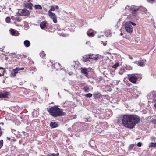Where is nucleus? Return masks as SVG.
Masks as SVG:
<instances>
[{
	"label": "nucleus",
	"instance_id": "nucleus-1",
	"mask_svg": "<svg viewBox=\"0 0 156 156\" xmlns=\"http://www.w3.org/2000/svg\"><path fill=\"white\" fill-rule=\"evenodd\" d=\"M140 121L139 117L136 115L126 114L122 116V124L124 126L128 128H134Z\"/></svg>",
	"mask_w": 156,
	"mask_h": 156
},
{
	"label": "nucleus",
	"instance_id": "nucleus-2",
	"mask_svg": "<svg viewBox=\"0 0 156 156\" xmlns=\"http://www.w3.org/2000/svg\"><path fill=\"white\" fill-rule=\"evenodd\" d=\"M48 111L54 117L63 116L66 114L65 112H63L62 109L58 108L56 106L51 107L48 109Z\"/></svg>",
	"mask_w": 156,
	"mask_h": 156
},
{
	"label": "nucleus",
	"instance_id": "nucleus-3",
	"mask_svg": "<svg viewBox=\"0 0 156 156\" xmlns=\"http://www.w3.org/2000/svg\"><path fill=\"white\" fill-rule=\"evenodd\" d=\"M128 9L131 12L132 14L135 16L137 15V12L139 10L140 8L137 6L133 5L128 6Z\"/></svg>",
	"mask_w": 156,
	"mask_h": 156
},
{
	"label": "nucleus",
	"instance_id": "nucleus-4",
	"mask_svg": "<svg viewBox=\"0 0 156 156\" xmlns=\"http://www.w3.org/2000/svg\"><path fill=\"white\" fill-rule=\"evenodd\" d=\"M125 29L129 33H131L133 31V28L131 25L130 22H126L125 25Z\"/></svg>",
	"mask_w": 156,
	"mask_h": 156
},
{
	"label": "nucleus",
	"instance_id": "nucleus-5",
	"mask_svg": "<svg viewBox=\"0 0 156 156\" xmlns=\"http://www.w3.org/2000/svg\"><path fill=\"white\" fill-rule=\"evenodd\" d=\"M48 15L52 19L54 23H56L57 22V17L55 14L50 12H48Z\"/></svg>",
	"mask_w": 156,
	"mask_h": 156
},
{
	"label": "nucleus",
	"instance_id": "nucleus-6",
	"mask_svg": "<svg viewBox=\"0 0 156 156\" xmlns=\"http://www.w3.org/2000/svg\"><path fill=\"white\" fill-rule=\"evenodd\" d=\"M129 81L133 83H135L137 80V77L134 74H132L128 77Z\"/></svg>",
	"mask_w": 156,
	"mask_h": 156
},
{
	"label": "nucleus",
	"instance_id": "nucleus-7",
	"mask_svg": "<svg viewBox=\"0 0 156 156\" xmlns=\"http://www.w3.org/2000/svg\"><path fill=\"white\" fill-rule=\"evenodd\" d=\"M9 94L8 92H1L0 93V98L2 99L8 98Z\"/></svg>",
	"mask_w": 156,
	"mask_h": 156
},
{
	"label": "nucleus",
	"instance_id": "nucleus-8",
	"mask_svg": "<svg viewBox=\"0 0 156 156\" xmlns=\"http://www.w3.org/2000/svg\"><path fill=\"white\" fill-rule=\"evenodd\" d=\"M11 34L13 36H17L19 35L20 33L16 30L11 29L9 30Z\"/></svg>",
	"mask_w": 156,
	"mask_h": 156
},
{
	"label": "nucleus",
	"instance_id": "nucleus-9",
	"mask_svg": "<svg viewBox=\"0 0 156 156\" xmlns=\"http://www.w3.org/2000/svg\"><path fill=\"white\" fill-rule=\"evenodd\" d=\"M30 14V12L27 10L24 9L22 10L21 12V15L24 16H27L28 15Z\"/></svg>",
	"mask_w": 156,
	"mask_h": 156
},
{
	"label": "nucleus",
	"instance_id": "nucleus-10",
	"mask_svg": "<svg viewBox=\"0 0 156 156\" xmlns=\"http://www.w3.org/2000/svg\"><path fill=\"white\" fill-rule=\"evenodd\" d=\"M24 5L25 7L32 9L33 5L31 3L26 2L24 3Z\"/></svg>",
	"mask_w": 156,
	"mask_h": 156
},
{
	"label": "nucleus",
	"instance_id": "nucleus-11",
	"mask_svg": "<svg viewBox=\"0 0 156 156\" xmlns=\"http://www.w3.org/2000/svg\"><path fill=\"white\" fill-rule=\"evenodd\" d=\"M52 66L54 67L55 69L56 70H58L59 69H60V64L58 63H56L54 64L53 63V62H52Z\"/></svg>",
	"mask_w": 156,
	"mask_h": 156
},
{
	"label": "nucleus",
	"instance_id": "nucleus-12",
	"mask_svg": "<svg viewBox=\"0 0 156 156\" xmlns=\"http://www.w3.org/2000/svg\"><path fill=\"white\" fill-rule=\"evenodd\" d=\"M101 95V93L99 92H95L93 94V96L95 99L100 98Z\"/></svg>",
	"mask_w": 156,
	"mask_h": 156
},
{
	"label": "nucleus",
	"instance_id": "nucleus-13",
	"mask_svg": "<svg viewBox=\"0 0 156 156\" xmlns=\"http://www.w3.org/2000/svg\"><path fill=\"white\" fill-rule=\"evenodd\" d=\"M98 55H94V54H89L90 58L94 60H98Z\"/></svg>",
	"mask_w": 156,
	"mask_h": 156
},
{
	"label": "nucleus",
	"instance_id": "nucleus-14",
	"mask_svg": "<svg viewBox=\"0 0 156 156\" xmlns=\"http://www.w3.org/2000/svg\"><path fill=\"white\" fill-rule=\"evenodd\" d=\"M17 69H13L12 71L11 74V76L12 77H14L15 76L16 74L18 73L17 71Z\"/></svg>",
	"mask_w": 156,
	"mask_h": 156
},
{
	"label": "nucleus",
	"instance_id": "nucleus-15",
	"mask_svg": "<svg viewBox=\"0 0 156 156\" xmlns=\"http://www.w3.org/2000/svg\"><path fill=\"white\" fill-rule=\"evenodd\" d=\"M90 57L89 54L85 55L83 57V60L84 62H87L89 60V58H90Z\"/></svg>",
	"mask_w": 156,
	"mask_h": 156
},
{
	"label": "nucleus",
	"instance_id": "nucleus-16",
	"mask_svg": "<svg viewBox=\"0 0 156 156\" xmlns=\"http://www.w3.org/2000/svg\"><path fill=\"white\" fill-rule=\"evenodd\" d=\"M46 26V23L45 21H43L41 23L40 27L42 29H44Z\"/></svg>",
	"mask_w": 156,
	"mask_h": 156
},
{
	"label": "nucleus",
	"instance_id": "nucleus-17",
	"mask_svg": "<svg viewBox=\"0 0 156 156\" xmlns=\"http://www.w3.org/2000/svg\"><path fill=\"white\" fill-rule=\"evenodd\" d=\"M50 126L51 127L53 128L57 127L58 126V125L55 122H51L50 123Z\"/></svg>",
	"mask_w": 156,
	"mask_h": 156
},
{
	"label": "nucleus",
	"instance_id": "nucleus-18",
	"mask_svg": "<svg viewBox=\"0 0 156 156\" xmlns=\"http://www.w3.org/2000/svg\"><path fill=\"white\" fill-rule=\"evenodd\" d=\"M5 71V69L4 68L0 67V76L4 75V73Z\"/></svg>",
	"mask_w": 156,
	"mask_h": 156
},
{
	"label": "nucleus",
	"instance_id": "nucleus-19",
	"mask_svg": "<svg viewBox=\"0 0 156 156\" xmlns=\"http://www.w3.org/2000/svg\"><path fill=\"white\" fill-rule=\"evenodd\" d=\"M24 45L27 47H29L30 45V43L28 40H26L24 42Z\"/></svg>",
	"mask_w": 156,
	"mask_h": 156
},
{
	"label": "nucleus",
	"instance_id": "nucleus-20",
	"mask_svg": "<svg viewBox=\"0 0 156 156\" xmlns=\"http://www.w3.org/2000/svg\"><path fill=\"white\" fill-rule=\"evenodd\" d=\"M143 61H140L138 62V65L140 66H143L145 65V63L144 61H146V60L144 59L142 60Z\"/></svg>",
	"mask_w": 156,
	"mask_h": 156
},
{
	"label": "nucleus",
	"instance_id": "nucleus-21",
	"mask_svg": "<svg viewBox=\"0 0 156 156\" xmlns=\"http://www.w3.org/2000/svg\"><path fill=\"white\" fill-rule=\"evenodd\" d=\"M81 72L82 73L85 74H87V69L85 68H81Z\"/></svg>",
	"mask_w": 156,
	"mask_h": 156
},
{
	"label": "nucleus",
	"instance_id": "nucleus-22",
	"mask_svg": "<svg viewBox=\"0 0 156 156\" xmlns=\"http://www.w3.org/2000/svg\"><path fill=\"white\" fill-rule=\"evenodd\" d=\"M91 30V29H90L88 31H87V34L88 36L92 37V36H93L94 35L93 32H91L90 33H89V31Z\"/></svg>",
	"mask_w": 156,
	"mask_h": 156
},
{
	"label": "nucleus",
	"instance_id": "nucleus-23",
	"mask_svg": "<svg viewBox=\"0 0 156 156\" xmlns=\"http://www.w3.org/2000/svg\"><path fill=\"white\" fill-rule=\"evenodd\" d=\"M83 90L85 92H88L89 91V87L87 86H84L83 88Z\"/></svg>",
	"mask_w": 156,
	"mask_h": 156
},
{
	"label": "nucleus",
	"instance_id": "nucleus-24",
	"mask_svg": "<svg viewBox=\"0 0 156 156\" xmlns=\"http://www.w3.org/2000/svg\"><path fill=\"white\" fill-rule=\"evenodd\" d=\"M156 143L151 142L150 144L149 147H156Z\"/></svg>",
	"mask_w": 156,
	"mask_h": 156
},
{
	"label": "nucleus",
	"instance_id": "nucleus-25",
	"mask_svg": "<svg viewBox=\"0 0 156 156\" xmlns=\"http://www.w3.org/2000/svg\"><path fill=\"white\" fill-rule=\"evenodd\" d=\"M40 56L42 57L43 59L45 58V54L44 52H42L40 53Z\"/></svg>",
	"mask_w": 156,
	"mask_h": 156
},
{
	"label": "nucleus",
	"instance_id": "nucleus-26",
	"mask_svg": "<svg viewBox=\"0 0 156 156\" xmlns=\"http://www.w3.org/2000/svg\"><path fill=\"white\" fill-rule=\"evenodd\" d=\"M34 8L35 9H42V7L41 5H36L34 6Z\"/></svg>",
	"mask_w": 156,
	"mask_h": 156
},
{
	"label": "nucleus",
	"instance_id": "nucleus-27",
	"mask_svg": "<svg viewBox=\"0 0 156 156\" xmlns=\"http://www.w3.org/2000/svg\"><path fill=\"white\" fill-rule=\"evenodd\" d=\"M55 10V7L54 6H52L50 10L48 11V12H49L50 11L51 12H52V11H54Z\"/></svg>",
	"mask_w": 156,
	"mask_h": 156
},
{
	"label": "nucleus",
	"instance_id": "nucleus-28",
	"mask_svg": "<svg viewBox=\"0 0 156 156\" xmlns=\"http://www.w3.org/2000/svg\"><path fill=\"white\" fill-rule=\"evenodd\" d=\"M125 70L122 69H120L119 72V73L120 75H122L123 73L125 72Z\"/></svg>",
	"mask_w": 156,
	"mask_h": 156
},
{
	"label": "nucleus",
	"instance_id": "nucleus-29",
	"mask_svg": "<svg viewBox=\"0 0 156 156\" xmlns=\"http://www.w3.org/2000/svg\"><path fill=\"white\" fill-rule=\"evenodd\" d=\"M119 66V63H116L114 65H113L112 67L114 68H116L117 67Z\"/></svg>",
	"mask_w": 156,
	"mask_h": 156
},
{
	"label": "nucleus",
	"instance_id": "nucleus-30",
	"mask_svg": "<svg viewBox=\"0 0 156 156\" xmlns=\"http://www.w3.org/2000/svg\"><path fill=\"white\" fill-rule=\"evenodd\" d=\"M48 155L49 156H58L59 154L58 153L56 154L51 153Z\"/></svg>",
	"mask_w": 156,
	"mask_h": 156
},
{
	"label": "nucleus",
	"instance_id": "nucleus-31",
	"mask_svg": "<svg viewBox=\"0 0 156 156\" xmlns=\"http://www.w3.org/2000/svg\"><path fill=\"white\" fill-rule=\"evenodd\" d=\"M10 17H6L5 19V21H6V22L7 23H9L10 22Z\"/></svg>",
	"mask_w": 156,
	"mask_h": 156
},
{
	"label": "nucleus",
	"instance_id": "nucleus-32",
	"mask_svg": "<svg viewBox=\"0 0 156 156\" xmlns=\"http://www.w3.org/2000/svg\"><path fill=\"white\" fill-rule=\"evenodd\" d=\"M92 96V94L91 93H88L85 95V96L87 97L90 98Z\"/></svg>",
	"mask_w": 156,
	"mask_h": 156
},
{
	"label": "nucleus",
	"instance_id": "nucleus-33",
	"mask_svg": "<svg viewBox=\"0 0 156 156\" xmlns=\"http://www.w3.org/2000/svg\"><path fill=\"white\" fill-rule=\"evenodd\" d=\"M134 147V144H131L130 145L129 147V149L130 150H131Z\"/></svg>",
	"mask_w": 156,
	"mask_h": 156
},
{
	"label": "nucleus",
	"instance_id": "nucleus-34",
	"mask_svg": "<svg viewBox=\"0 0 156 156\" xmlns=\"http://www.w3.org/2000/svg\"><path fill=\"white\" fill-rule=\"evenodd\" d=\"M133 92L135 93V94L137 96H138V94H140L139 92L136 90H134Z\"/></svg>",
	"mask_w": 156,
	"mask_h": 156
},
{
	"label": "nucleus",
	"instance_id": "nucleus-35",
	"mask_svg": "<svg viewBox=\"0 0 156 156\" xmlns=\"http://www.w3.org/2000/svg\"><path fill=\"white\" fill-rule=\"evenodd\" d=\"M3 141L2 140H1L0 141V149L2 147L3 145Z\"/></svg>",
	"mask_w": 156,
	"mask_h": 156
},
{
	"label": "nucleus",
	"instance_id": "nucleus-36",
	"mask_svg": "<svg viewBox=\"0 0 156 156\" xmlns=\"http://www.w3.org/2000/svg\"><path fill=\"white\" fill-rule=\"evenodd\" d=\"M16 69H16L17 71L18 72V71L20 70H23L24 69V68L23 67L22 68H16Z\"/></svg>",
	"mask_w": 156,
	"mask_h": 156
},
{
	"label": "nucleus",
	"instance_id": "nucleus-37",
	"mask_svg": "<svg viewBox=\"0 0 156 156\" xmlns=\"http://www.w3.org/2000/svg\"><path fill=\"white\" fill-rule=\"evenodd\" d=\"M21 20L22 19L21 18L18 17L16 18V20L18 22H20Z\"/></svg>",
	"mask_w": 156,
	"mask_h": 156
},
{
	"label": "nucleus",
	"instance_id": "nucleus-38",
	"mask_svg": "<svg viewBox=\"0 0 156 156\" xmlns=\"http://www.w3.org/2000/svg\"><path fill=\"white\" fill-rule=\"evenodd\" d=\"M152 122L154 124H156V119H154L152 120Z\"/></svg>",
	"mask_w": 156,
	"mask_h": 156
},
{
	"label": "nucleus",
	"instance_id": "nucleus-39",
	"mask_svg": "<svg viewBox=\"0 0 156 156\" xmlns=\"http://www.w3.org/2000/svg\"><path fill=\"white\" fill-rule=\"evenodd\" d=\"M142 145V143L139 142H138L137 144V146L139 147H140Z\"/></svg>",
	"mask_w": 156,
	"mask_h": 156
},
{
	"label": "nucleus",
	"instance_id": "nucleus-40",
	"mask_svg": "<svg viewBox=\"0 0 156 156\" xmlns=\"http://www.w3.org/2000/svg\"><path fill=\"white\" fill-rule=\"evenodd\" d=\"M147 1L150 3L153 2L155 0H147Z\"/></svg>",
	"mask_w": 156,
	"mask_h": 156
},
{
	"label": "nucleus",
	"instance_id": "nucleus-41",
	"mask_svg": "<svg viewBox=\"0 0 156 156\" xmlns=\"http://www.w3.org/2000/svg\"><path fill=\"white\" fill-rule=\"evenodd\" d=\"M130 22V23L131 25V24L133 25H134V26H135L136 25V24L134 23H133L132 22Z\"/></svg>",
	"mask_w": 156,
	"mask_h": 156
},
{
	"label": "nucleus",
	"instance_id": "nucleus-42",
	"mask_svg": "<svg viewBox=\"0 0 156 156\" xmlns=\"http://www.w3.org/2000/svg\"><path fill=\"white\" fill-rule=\"evenodd\" d=\"M68 34H63L62 36L63 37H66V36H68Z\"/></svg>",
	"mask_w": 156,
	"mask_h": 156
},
{
	"label": "nucleus",
	"instance_id": "nucleus-43",
	"mask_svg": "<svg viewBox=\"0 0 156 156\" xmlns=\"http://www.w3.org/2000/svg\"><path fill=\"white\" fill-rule=\"evenodd\" d=\"M55 7V9L58 10V9H59V7L57 5Z\"/></svg>",
	"mask_w": 156,
	"mask_h": 156
},
{
	"label": "nucleus",
	"instance_id": "nucleus-44",
	"mask_svg": "<svg viewBox=\"0 0 156 156\" xmlns=\"http://www.w3.org/2000/svg\"><path fill=\"white\" fill-rule=\"evenodd\" d=\"M103 44L104 46H105L106 45L107 43L106 42H103Z\"/></svg>",
	"mask_w": 156,
	"mask_h": 156
},
{
	"label": "nucleus",
	"instance_id": "nucleus-45",
	"mask_svg": "<svg viewBox=\"0 0 156 156\" xmlns=\"http://www.w3.org/2000/svg\"><path fill=\"white\" fill-rule=\"evenodd\" d=\"M128 69H129V70H131L132 69V68L130 66H129V68H128Z\"/></svg>",
	"mask_w": 156,
	"mask_h": 156
},
{
	"label": "nucleus",
	"instance_id": "nucleus-46",
	"mask_svg": "<svg viewBox=\"0 0 156 156\" xmlns=\"http://www.w3.org/2000/svg\"><path fill=\"white\" fill-rule=\"evenodd\" d=\"M85 74V76H86L87 78H88V73H87V74Z\"/></svg>",
	"mask_w": 156,
	"mask_h": 156
},
{
	"label": "nucleus",
	"instance_id": "nucleus-47",
	"mask_svg": "<svg viewBox=\"0 0 156 156\" xmlns=\"http://www.w3.org/2000/svg\"><path fill=\"white\" fill-rule=\"evenodd\" d=\"M129 58H130L131 59H133V58L131 57L130 55H129Z\"/></svg>",
	"mask_w": 156,
	"mask_h": 156
},
{
	"label": "nucleus",
	"instance_id": "nucleus-48",
	"mask_svg": "<svg viewBox=\"0 0 156 156\" xmlns=\"http://www.w3.org/2000/svg\"><path fill=\"white\" fill-rule=\"evenodd\" d=\"M33 87L34 89H35V88L36 87V86L35 85H33Z\"/></svg>",
	"mask_w": 156,
	"mask_h": 156
},
{
	"label": "nucleus",
	"instance_id": "nucleus-49",
	"mask_svg": "<svg viewBox=\"0 0 156 156\" xmlns=\"http://www.w3.org/2000/svg\"><path fill=\"white\" fill-rule=\"evenodd\" d=\"M2 135V133L1 132V128H0V136Z\"/></svg>",
	"mask_w": 156,
	"mask_h": 156
},
{
	"label": "nucleus",
	"instance_id": "nucleus-50",
	"mask_svg": "<svg viewBox=\"0 0 156 156\" xmlns=\"http://www.w3.org/2000/svg\"><path fill=\"white\" fill-rule=\"evenodd\" d=\"M7 139H8V140H10L11 139L9 137H7Z\"/></svg>",
	"mask_w": 156,
	"mask_h": 156
},
{
	"label": "nucleus",
	"instance_id": "nucleus-51",
	"mask_svg": "<svg viewBox=\"0 0 156 156\" xmlns=\"http://www.w3.org/2000/svg\"><path fill=\"white\" fill-rule=\"evenodd\" d=\"M0 50L1 51H3L2 49V48H0Z\"/></svg>",
	"mask_w": 156,
	"mask_h": 156
},
{
	"label": "nucleus",
	"instance_id": "nucleus-52",
	"mask_svg": "<svg viewBox=\"0 0 156 156\" xmlns=\"http://www.w3.org/2000/svg\"><path fill=\"white\" fill-rule=\"evenodd\" d=\"M30 86H33L34 85L33 84V83H31L30 84Z\"/></svg>",
	"mask_w": 156,
	"mask_h": 156
},
{
	"label": "nucleus",
	"instance_id": "nucleus-53",
	"mask_svg": "<svg viewBox=\"0 0 156 156\" xmlns=\"http://www.w3.org/2000/svg\"><path fill=\"white\" fill-rule=\"evenodd\" d=\"M120 35L121 36H122V35H123V34H122V32H121V33H120Z\"/></svg>",
	"mask_w": 156,
	"mask_h": 156
},
{
	"label": "nucleus",
	"instance_id": "nucleus-54",
	"mask_svg": "<svg viewBox=\"0 0 156 156\" xmlns=\"http://www.w3.org/2000/svg\"><path fill=\"white\" fill-rule=\"evenodd\" d=\"M154 107L156 108V103L154 104Z\"/></svg>",
	"mask_w": 156,
	"mask_h": 156
},
{
	"label": "nucleus",
	"instance_id": "nucleus-55",
	"mask_svg": "<svg viewBox=\"0 0 156 156\" xmlns=\"http://www.w3.org/2000/svg\"><path fill=\"white\" fill-rule=\"evenodd\" d=\"M2 124V125H4V123H3V122H1V123H0V124Z\"/></svg>",
	"mask_w": 156,
	"mask_h": 156
},
{
	"label": "nucleus",
	"instance_id": "nucleus-56",
	"mask_svg": "<svg viewBox=\"0 0 156 156\" xmlns=\"http://www.w3.org/2000/svg\"><path fill=\"white\" fill-rule=\"evenodd\" d=\"M44 10L45 11H47V9H45V8L44 9Z\"/></svg>",
	"mask_w": 156,
	"mask_h": 156
},
{
	"label": "nucleus",
	"instance_id": "nucleus-57",
	"mask_svg": "<svg viewBox=\"0 0 156 156\" xmlns=\"http://www.w3.org/2000/svg\"><path fill=\"white\" fill-rule=\"evenodd\" d=\"M87 43H88V42H86V44H87Z\"/></svg>",
	"mask_w": 156,
	"mask_h": 156
},
{
	"label": "nucleus",
	"instance_id": "nucleus-58",
	"mask_svg": "<svg viewBox=\"0 0 156 156\" xmlns=\"http://www.w3.org/2000/svg\"><path fill=\"white\" fill-rule=\"evenodd\" d=\"M28 2H30V0H27Z\"/></svg>",
	"mask_w": 156,
	"mask_h": 156
},
{
	"label": "nucleus",
	"instance_id": "nucleus-59",
	"mask_svg": "<svg viewBox=\"0 0 156 156\" xmlns=\"http://www.w3.org/2000/svg\"><path fill=\"white\" fill-rule=\"evenodd\" d=\"M107 53L108 54H110V53H109V52H108Z\"/></svg>",
	"mask_w": 156,
	"mask_h": 156
},
{
	"label": "nucleus",
	"instance_id": "nucleus-60",
	"mask_svg": "<svg viewBox=\"0 0 156 156\" xmlns=\"http://www.w3.org/2000/svg\"><path fill=\"white\" fill-rule=\"evenodd\" d=\"M69 75H71V74H70V73H69Z\"/></svg>",
	"mask_w": 156,
	"mask_h": 156
},
{
	"label": "nucleus",
	"instance_id": "nucleus-61",
	"mask_svg": "<svg viewBox=\"0 0 156 156\" xmlns=\"http://www.w3.org/2000/svg\"><path fill=\"white\" fill-rule=\"evenodd\" d=\"M49 156V155H48L47 156Z\"/></svg>",
	"mask_w": 156,
	"mask_h": 156
}]
</instances>
